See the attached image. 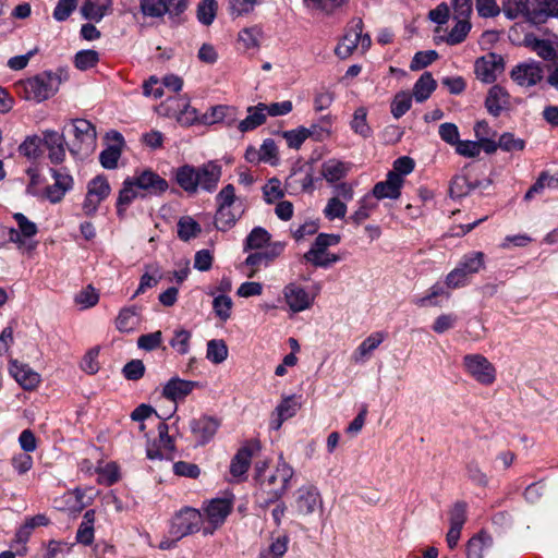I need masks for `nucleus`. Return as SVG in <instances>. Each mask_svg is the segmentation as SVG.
<instances>
[{"mask_svg": "<svg viewBox=\"0 0 558 558\" xmlns=\"http://www.w3.org/2000/svg\"><path fill=\"white\" fill-rule=\"evenodd\" d=\"M502 69V58L495 53H488L478 58L474 64L476 77L484 83L494 82L496 80V72Z\"/></svg>", "mask_w": 558, "mask_h": 558, "instance_id": "2eb2a0df", "label": "nucleus"}, {"mask_svg": "<svg viewBox=\"0 0 558 558\" xmlns=\"http://www.w3.org/2000/svg\"><path fill=\"white\" fill-rule=\"evenodd\" d=\"M245 207H223L217 206L215 214V227L219 231H228L233 228L236 221L242 217Z\"/></svg>", "mask_w": 558, "mask_h": 558, "instance_id": "b1692460", "label": "nucleus"}, {"mask_svg": "<svg viewBox=\"0 0 558 558\" xmlns=\"http://www.w3.org/2000/svg\"><path fill=\"white\" fill-rule=\"evenodd\" d=\"M137 187L148 194H161L167 191L168 182L156 172L146 169L140 174L131 177Z\"/></svg>", "mask_w": 558, "mask_h": 558, "instance_id": "6ab92c4d", "label": "nucleus"}, {"mask_svg": "<svg viewBox=\"0 0 558 558\" xmlns=\"http://www.w3.org/2000/svg\"><path fill=\"white\" fill-rule=\"evenodd\" d=\"M202 231L198 222L191 217H183L178 222V235L183 241L196 238Z\"/></svg>", "mask_w": 558, "mask_h": 558, "instance_id": "ea45409f", "label": "nucleus"}, {"mask_svg": "<svg viewBox=\"0 0 558 558\" xmlns=\"http://www.w3.org/2000/svg\"><path fill=\"white\" fill-rule=\"evenodd\" d=\"M475 7L481 17H495L502 11L496 0H475Z\"/></svg>", "mask_w": 558, "mask_h": 558, "instance_id": "338daca9", "label": "nucleus"}, {"mask_svg": "<svg viewBox=\"0 0 558 558\" xmlns=\"http://www.w3.org/2000/svg\"><path fill=\"white\" fill-rule=\"evenodd\" d=\"M283 243L276 242L267 245L262 252L250 254L245 259V264L252 267V271L247 276L250 278L254 277L260 266H268L283 252Z\"/></svg>", "mask_w": 558, "mask_h": 558, "instance_id": "dca6fc26", "label": "nucleus"}, {"mask_svg": "<svg viewBox=\"0 0 558 558\" xmlns=\"http://www.w3.org/2000/svg\"><path fill=\"white\" fill-rule=\"evenodd\" d=\"M523 43L544 60H554L556 57V50L548 40L538 39L533 34H526Z\"/></svg>", "mask_w": 558, "mask_h": 558, "instance_id": "473e14b6", "label": "nucleus"}, {"mask_svg": "<svg viewBox=\"0 0 558 558\" xmlns=\"http://www.w3.org/2000/svg\"><path fill=\"white\" fill-rule=\"evenodd\" d=\"M271 239L270 233L262 228L255 227L246 236L244 250H259L269 243Z\"/></svg>", "mask_w": 558, "mask_h": 558, "instance_id": "e433bc0d", "label": "nucleus"}, {"mask_svg": "<svg viewBox=\"0 0 558 558\" xmlns=\"http://www.w3.org/2000/svg\"><path fill=\"white\" fill-rule=\"evenodd\" d=\"M341 238L338 234L319 233L308 251L318 253L328 252L329 246L337 245Z\"/></svg>", "mask_w": 558, "mask_h": 558, "instance_id": "680f3d73", "label": "nucleus"}, {"mask_svg": "<svg viewBox=\"0 0 558 558\" xmlns=\"http://www.w3.org/2000/svg\"><path fill=\"white\" fill-rule=\"evenodd\" d=\"M140 189L131 177L123 181L117 199V213L121 217L129 205L138 196Z\"/></svg>", "mask_w": 558, "mask_h": 558, "instance_id": "7c9ffc66", "label": "nucleus"}, {"mask_svg": "<svg viewBox=\"0 0 558 558\" xmlns=\"http://www.w3.org/2000/svg\"><path fill=\"white\" fill-rule=\"evenodd\" d=\"M66 73L63 70L57 72H43L22 83L25 98L41 102L52 97L59 89Z\"/></svg>", "mask_w": 558, "mask_h": 558, "instance_id": "f03ea898", "label": "nucleus"}, {"mask_svg": "<svg viewBox=\"0 0 558 558\" xmlns=\"http://www.w3.org/2000/svg\"><path fill=\"white\" fill-rule=\"evenodd\" d=\"M202 114L198 111L191 107L187 102L182 104V109H180L177 120L183 126H190L195 123L201 124Z\"/></svg>", "mask_w": 558, "mask_h": 558, "instance_id": "13d9d810", "label": "nucleus"}, {"mask_svg": "<svg viewBox=\"0 0 558 558\" xmlns=\"http://www.w3.org/2000/svg\"><path fill=\"white\" fill-rule=\"evenodd\" d=\"M263 195L266 203H274L277 199L283 197L284 193L281 189V182L277 178H271L268 182L263 186Z\"/></svg>", "mask_w": 558, "mask_h": 558, "instance_id": "4d7b16f0", "label": "nucleus"}, {"mask_svg": "<svg viewBox=\"0 0 558 558\" xmlns=\"http://www.w3.org/2000/svg\"><path fill=\"white\" fill-rule=\"evenodd\" d=\"M232 305L233 302L231 298L226 294H220L213 301L214 312L222 322H226L230 318Z\"/></svg>", "mask_w": 558, "mask_h": 558, "instance_id": "8fccbe9b", "label": "nucleus"}, {"mask_svg": "<svg viewBox=\"0 0 558 558\" xmlns=\"http://www.w3.org/2000/svg\"><path fill=\"white\" fill-rule=\"evenodd\" d=\"M476 186L477 184L472 183L466 175H457L451 181L449 192L451 197L459 198L468 195Z\"/></svg>", "mask_w": 558, "mask_h": 558, "instance_id": "37998d69", "label": "nucleus"}, {"mask_svg": "<svg viewBox=\"0 0 558 558\" xmlns=\"http://www.w3.org/2000/svg\"><path fill=\"white\" fill-rule=\"evenodd\" d=\"M493 546V538L485 532L473 536L466 546V558H484V554Z\"/></svg>", "mask_w": 558, "mask_h": 558, "instance_id": "2f4dec72", "label": "nucleus"}, {"mask_svg": "<svg viewBox=\"0 0 558 558\" xmlns=\"http://www.w3.org/2000/svg\"><path fill=\"white\" fill-rule=\"evenodd\" d=\"M138 324L140 313L135 306L121 310L116 319V326L121 332H131L135 330Z\"/></svg>", "mask_w": 558, "mask_h": 558, "instance_id": "f704fd0d", "label": "nucleus"}, {"mask_svg": "<svg viewBox=\"0 0 558 558\" xmlns=\"http://www.w3.org/2000/svg\"><path fill=\"white\" fill-rule=\"evenodd\" d=\"M262 37V29L258 26L243 28L239 33V41L243 44L246 49L257 48Z\"/></svg>", "mask_w": 558, "mask_h": 558, "instance_id": "864d4df0", "label": "nucleus"}, {"mask_svg": "<svg viewBox=\"0 0 558 558\" xmlns=\"http://www.w3.org/2000/svg\"><path fill=\"white\" fill-rule=\"evenodd\" d=\"M289 537L287 535L276 538L268 548V554H260L259 558H281L288 549Z\"/></svg>", "mask_w": 558, "mask_h": 558, "instance_id": "774afa93", "label": "nucleus"}, {"mask_svg": "<svg viewBox=\"0 0 558 558\" xmlns=\"http://www.w3.org/2000/svg\"><path fill=\"white\" fill-rule=\"evenodd\" d=\"M294 496V508L299 515H310L323 508L322 496L314 485L298 488Z\"/></svg>", "mask_w": 558, "mask_h": 558, "instance_id": "9d476101", "label": "nucleus"}, {"mask_svg": "<svg viewBox=\"0 0 558 558\" xmlns=\"http://www.w3.org/2000/svg\"><path fill=\"white\" fill-rule=\"evenodd\" d=\"M457 23L447 36V44L458 45L462 43L471 29V23L466 19H456Z\"/></svg>", "mask_w": 558, "mask_h": 558, "instance_id": "c03bdc74", "label": "nucleus"}, {"mask_svg": "<svg viewBox=\"0 0 558 558\" xmlns=\"http://www.w3.org/2000/svg\"><path fill=\"white\" fill-rule=\"evenodd\" d=\"M347 2L348 0H303L304 5L308 10L320 11L326 14L333 13Z\"/></svg>", "mask_w": 558, "mask_h": 558, "instance_id": "79ce46f5", "label": "nucleus"}, {"mask_svg": "<svg viewBox=\"0 0 558 558\" xmlns=\"http://www.w3.org/2000/svg\"><path fill=\"white\" fill-rule=\"evenodd\" d=\"M191 332L185 329H178L174 331L173 338L170 340V345L180 354H186L190 350Z\"/></svg>", "mask_w": 558, "mask_h": 558, "instance_id": "bf43d9fd", "label": "nucleus"}, {"mask_svg": "<svg viewBox=\"0 0 558 558\" xmlns=\"http://www.w3.org/2000/svg\"><path fill=\"white\" fill-rule=\"evenodd\" d=\"M71 132L75 140L69 146V150L72 155L88 154L96 145V128L89 121L85 119L72 120Z\"/></svg>", "mask_w": 558, "mask_h": 558, "instance_id": "6e6552de", "label": "nucleus"}, {"mask_svg": "<svg viewBox=\"0 0 558 558\" xmlns=\"http://www.w3.org/2000/svg\"><path fill=\"white\" fill-rule=\"evenodd\" d=\"M204 518L199 510L185 507L178 511L171 520L169 534L177 539L201 531Z\"/></svg>", "mask_w": 558, "mask_h": 558, "instance_id": "423d86ee", "label": "nucleus"}, {"mask_svg": "<svg viewBox=\"0 0 558 558\" xmlns=\"http://www.w3.org/2000/svg\"><path fill=\"white\" fill-rule=\"evenodd\" d=\"M111 4V0H86L81 8V13L86 20L100 22Z\"/></svg>", "mask_w": 558, "mask_h": 558, "instance_id": "c756f323", "label": "nucleus"}, {"mask_svg": "<svg viewBox=\"0 0 558 558\" xmlns=\"http://www.w3.org/2000/svg\"><path fill=\"white\" fill-rule=\"evenodd\" d=\"M10 373L24 389H34L40 381V375L37 372L19 361L11 362Z\"/></svg>", "mask_w": 558, "mask_h": 558, "instance_id": "5701e85b", "label": "nucleus"}, {"mask_svg": "<svg viewBox=\"0 0 558 558\" xmlns=\"http://www.w3.org/2000/svg\"><path fill=\"white\" fill-rule=\"evenodd\" d=\"M359 44L363 50H367L372 45V39L368 34H363V21L361 19H353L342 41L335 48V53L341 59H347L356 49Z\"/></svg>", "mask_w": 558, "mask_h": 558, "instance_id": "0eeeda50", "label": "nucleus"}, {"mask_svg": "<svg viewBox=\"0 0 558 558\" xmlns=\"http://www.w3.org/2000/svg\"><path fill=\"white\" fill-rule=\"evenodd\" d=\"M509 98L510 96L504 87L499 85L492 86L485 100L487 111L492 116L498 117L508 107Z\"/></svg>", "mask_w": 558, "mask_h": 558, "instance_id": "a878e982", "label": "nucleus"}, {"mask_svg": "<svg viewBox=\"0 0 558 558\" xmlns=\"http://www.w3.org/2000/svg\"><path fill=\"white\" fill-rule=\"evenodd\" d=\"M217 206L244 207L243 202L235 195V187L232 184L223 186L215 197Z\"/></svg>", "mask_w": 558, "mask_h": 558, "instance_id": "58836bf2", "label": "nucleus"}, {"mask_svg": "<svg viewBox=\"0 0 558 558\" xmlns=\"http://www.w3.org/2000/svg\"><path fill=\"white\" fill-rule=\"evenodd\" d=\"M404 179L398 173L388 172L385 181L378 182L373 187V196L377 199L391 198L397 199L401 194V187Z\"/></svg>", "mask_w": 558, "mask_h": 558, "instance_id": "a211bd4d", "label": "nucleus"}, {"mask_svg": "<svg viewBox=\"0 0 558 558\" xmlns=\"http://www.w3.org/2000/svg\"><path fill=\"white\" fill-rule=\"evenodd\" d=\"M412 105V97L408 93H399L396 95L391 104V113L396 119L401 118Z\"/></svg>", "mask_w": 558, "mask_h": 558, "instance_id": "e2e57ef3", "label": "nucleus"}, {"mask_svg": "<svg viewBox=\"0 0 558 558\" xmlns=\"http://www.w3.org/2000/svg\"><path fill=\"white\" fill-rule=\"evenodd\" d=\"M44 145L49 151L48 157L52 163L59 165L64 161L65 140L62 134L51 130L45 131Z\"/></svg>", "mask_w": 558, "mask_h": 558, "instance_id": "4be33fe9", "label": "nucleus"}, {"mask_svg": "<svg viewBox=\"0 0 558 558\" xmlns=\"http://www.w3.org/2000/svg\"><path fill=\"white\" fill-rule=\"evenodd\" d=\"M232 510V502L226 498L213 499L204 508L205 515L211 527H204L205 535L213 534L227 519Z\"/></svg>", "mask_w": 558, "mask_h": 558, "instance_id": "f8f14e48", "label": "nucleus"}, {"mask_svg": "<svg viewBox=\"0 0 558 558\" xmlns=\"http://www.w3.org/2000/svg\"><path fill=\"white\" fill-rule=\"evenodd\" d=\"M315 125L312 129L300 128L298 130H291L284 132V138L287 140L288 146L294 149H299L306 138L314 134Z\"/></svg>", "mask_w": 558, "mask_h": 558, "instance_id": "de8ad7c7", "label": "nucleus"}, {"mask_svg": "<svg viewBox=\"0 0 558 558\" xmlns=\"http://www.w3.org/2000/svg\"><path fill=\"white\" fill-rule=\"evenodd\" d=\"M436 86L432 73L424 72L413 86V97L417 102H423L429 98Z\"/></svg>", "mask_w": 558, "mask_h": 558, "instance_id": "72a5a7b5", "label": "nucleus"}, {"mask_svg": "<svg viewBox=\"0 0 558 558\" xmlns=\"http://www.w3.org/2000/svg\"><path fill=\"white\" fill-rule=\"evenodd\" d=\"M466 476L468 478L477 486L485 487L488 484L487 474L481 469L480 464L475 460H471L466 464Z\"/></svg>", "mask_w": 558, "mask_h": 558, "instance_id": "5fc2aeb1", "label": "nucleus"}, {"mask_svg": "<svg viewBox=\"0 0 558 558\" xmlns=\"http://www.w3.org/2000/svg\"><path fill=\"white\" fill-rule=\"evenodd\" d=\"M463 365L466 372L482 385H492L496 379L494 365L482 354L465 355Z\"/></svg>", "mask_w": 558, "mask_h": 558, "instance_id": "1a4fd4ad", "label": "nucleus"}, {"mask_svg": "<svg viewBox=\"0 0 558 558\" xmlns=\"http://www.w3.org/2000/svg\"><path fill=\"white\" fill-rule=\"evenodd\" d=\"M502 13L509 20L522 15L533 24L546 22V13L538 0H504Z\"/></svg>", "mask_w": 558, "mask_h": 558, "instance_id": "39448f33", "label": "nucleus"}, {"mask_svg": "<svg viewBox=\"0 0 558 558\" xmlns=\"http://www.w3.org/2000/svg\"><path fill=\"white\" fill-rule=\"evenodd\" d=\"M293 474V468L280 454L276 468L260 480L263 488L268 494V498L264 499L260 505L267 507L280 499L288 490Z\"/></svg>", "mask_w": 558, "mask_h": 558, "instance_id": "7ed1b4c3", "label": "nucleus"}, {"mask_svg": "<svg viewBox=\"0 0 558 558\" xmlns=\"http://www.w3.org/2000/svg\"><path fill=\"white\" fill-rule=\"evenodd\" d=\"M206 357L214 364H220L228 357V347L222 339H213L207 342Z\"/></svg>", "mask_w": 558, "mask_h": 558, "instance_id": "4c0bfd02", "label": "nucleus"}, {"mask_svg": "<svg viewBox=\"0 0 558 558\" xmlns=\"http://www.w3.org/2000/svg\"><path fill=\"white\" fill-rule=\"evenodd\" d=\"M438 58V53L435 50L418 51L414 54L410 69L412 71L422 70L432 64Z\"/></svg>", "mask_w": 558, "mask_h": 558, "instance_id": "0e129e2a", "label": "nucleus"}, {"mask_svg": "<svg viewBox=\"0 0 558 558\" xmlns=\"http://www.w3.org/2000/svg\"><path fill=\"white\" fill-rule=\"evenodd\" d=\"M197 386V381L172 377L163 386L162 396L168 400L177 402L187 397Z\"/></svg>", "mask_w": 558, "mask_h": 558, "instance_id": "aec40b11", "label": "nucleus"}, {"mask_svg": "<svg viewBox=\"0 0 558 558\" xmlns=\"http://www.w3.org/2000/svg\"><path fill=\"white\" fill-rule=\"evenodd\" d=\"M122 150L119 146H108L99 155V161L106 169H116L121 157Z\"/></svg>", "mask_w": 558, "mask_h": 558, "instance_id": "052dcab7", "label": "nucleus"}, {"mask_svg": "<svg viewBox=\"0 0 558 558\" xmlns=\"http://www.w3.org/2000/svg\"><path fill=\"white\" fill-rule=\"evenodd\" d=\"M468 505L464 501H457L449 511L451 526L463 527L466 521Z\"/></svg>", "mask_w": 558, "mask_h": 558, "instance_id": "69168bd1", "label": "nucleus"}, {"mask_svg": "<svg viewBox=\"0 0 558 558\" xmlns=\"http://www.w3.org/2000/svg\"><path fill=\"white\" fill-rule=\"evenodd\" d=\"M351 169L349 162L338 159H328L322 165V175L326 181L333 183L343 179Z\"/></svg>", "mask_w": 558, "mask_h": 558, "instance_id": "c85d7f7f", "label": "nucleus"}, {"mask_svg": "<svg viewBox=\"0 0 558 558\" xmlns=\"http://www.w3.org/2000/svg\"><path fill=\"white\" fill-rule=\"evenodd\" d=\"M99 54L95 50H81L75 54L74 64L78 70L85 71L97 64Z\"/></svg>", "mask_w": 558, "mask_h": 558, "instance_id": "603ef678", "label": "nucleus"}, {"mask_svg": "<svg viewBox=\"0 0 558 558\" xmlns=\"http://www.w3.org/2000/svg\"><path fill=\"white\" fill-rule=\"evenodd\" d=\"M385 335L380 331L373 332L356 348L352 354V361L354 363H363L376 350L384 341Z\"/></svg>", "mask_w": 558, "mask_h": 558, "instance_id": "cd10ccee", "label": "nucleus"}, {"mask_svg": "<svg viewBox=\"0 0 558 558\" xmlns=\"http://www.w3.org/2000/svg\"><path fill=\"white\" fill-rule=\"evenodd\" d=\"M94 523H95V510H87L76 532V541L80 544L88 546L94 541Z\"/></svg>", "mask_w": 558, "mask_h": 558, "instance_id": "c9c22d12", "label": "nucleus"}, {"mask_svg": "<svg viewBox=\"0 0 558 558\" xmlns=\"http://www.w3.org/2000/svg\"><path fill=\"white\" fill-rule=\"evenodd\" d=\"M217 3L215 0H203L197 8V19L204 25H210L216 16Z\"/></svg>", "mask_w": 558, "mask_h": 558, "instance_id": "3c124183", "label": "nucleus"}, {"mask_svg": "<svg viewBox=\"0 0 558 558\" xmlns=\"http://www.w3.org/2000/svg\"><path fill=\"white\" fill-rule=\"evenodd\" d=\"M222 175V167L215 160L198 167L184 165L175 172L177 183L186 193L195 194L198 190L207 193L216 191Z\"/></svg>", "mask_w": 558, "mask_h": 558, "instance_id": "f257e3e1", "label": "nucleus"}, {"mask_svg": "<svg viewBox=\"0 0 558 558\" xmlns=\"http://www.w3.org/2000/svg\"><path fill=\"white\" fill-rule=\"evenodd\" d=\"M54 183L48 185L45 191L50 203H60L65 194L73 189V178L64 169H50Z\"/></svg>", "mask_w": 558, "mask_h": 558, "instance_id": "ddd939ff", "label": "nucleus"}, {"mask_svg": "<svg viewBox=\"0 0 558 558\" xmlns=\"http://www.w3.org/2000/svg\"><path fill=\"white\" fill-rule=\"evenodd\" d=\"M485 265V255L482 252H471L465 254L457 267L451 270L446 278V284L450 289L464 287L469 282V277L477 274Z\"/></svg>", "mask_w": 558, "mask_h": 558, "instance_id": "20e7f679", "label": "nucleus"}, {"mask_svg": "<svg viewBox=\"0 0 558 558\" xmlns=\"http://www.w3.org/2000/svg\"><path fill=\"white\" fill-rule=\"evenodd\" d=\"M87 191L90 197L96 196L98 199L104 201L109 196L111 189L105 177L97 175L88 182Z\"/></svg>", "mask_w": 558, "mask_h": 558, "instance_id": "a18cd8bd", "label": "nucleus"}, {"mask_svg": "<svg viewBox=\"0 0 558 558\" xmlns=\"http://www.w3.org/2000/svg\"><path fill=\"white\" fill-rule=\"evenodd\" d=\"M304 259L314 265L315 267L327 268L330 265L339 262L340 257L329 252L318 253L314 251H307L304 254Z\"/></svg>", "mask_w": 558, "mask_h": 558, "instance_id": "a19ab883", "label": "nucleus"}, {"mask_svg": "<svg viewBox=\"0 0 558 558\" xmlns=\"http://www.w3.org/2000/svg\"><path fill=\"white\" fill-rule=\"evenodd\" d=\"M227 119V125L235 123V108L230 106H213L202 114L201 124L211 125Z\"/></svg>", "mask_w": 558, "mask_h": 558, "instance_id": "393cba45", "label": "nucleus"}, {"mask_svg": "<svg viewBox=\"0 0 558 558\" xmlns=\"http://www.w3.org/2000/svg\"><path fill=\"white\" fill-rule=\"evenodd\" d=\"M220 423L211 416H201L190 422L193 436L198 445L204 446L216 435Z\"/></svg>", "mask_w": 558, "mask_h": 558, "instance_id": "f3484780", "label": "nucleus"}, {"mask_svg": "<svg viewBox=\"0 0 558 558\" xmlns=\"http://www.w3.org/2000/svg\"><path fill=\"white\" fill-rule=\"evenodd\" d=\"M367 112L363 107L357 108L354 111L353 119L351 121V129L363 137L371 136L372 130L366 121Z\"/></svg>", "mask_w": 558, "mask_h": 558, "instance_id": "09e8293b", "label": "nucleus"}, {"mask_svg": "<svg viewBox=\"0 0 558 558\" xmlns=\"http://www.w3.org/2000/svg\"><path fill=\"white\" fill-rule=\"evenodd\" d=\"M246 112V118L239 121L236 125L241 133L253 131L266 122V104L259 102L256 106H250Z\"/></svg>", "mask_w": 558, "mask_h": 558, "instance_id": "bb28decb", "label": "nucleus"}, {"mask_svg": "<svg viewBox=\"0 0 558 558\" xmlns=\"http://www.w3.org/2000/svg\"><path fill=\"white\" fill-rule=\"evenodd\" d=\"M324 215L330 221L343 219L347 215V203L339 197H330L324 208Z\"/></svg>", "mask_w": 558, "mask_h": 558, "instance_id": "49530a36", "label": "nucleus"}, {"mask_svg": "<svg viewBox=\"0 0 558 558\" xmlns=\"http://www.w3.org/2000/svg\"><path fill=\"white\" fill-rule=\"evenodd\" d=\"M140 7L142 13L149 17H161L167 13L162 0H141Z\"/></svg>", "mask_w": 558, "mask_h": 558, "instance_id": "6e6d98bb", "label": "nucleus"}, {"mask_svg": "<svg viewBox=\"0 0 558 558\" xmlns=\"http://www.w3.org/2000/svg\"><path fill=\"white\" fill-rule=\"evenodd\" d=\"M510 77L521 87H532L543 80L544 69L536 61L521 62L511 70Z\"/></svg>", "mask_w": 558, "mask_h": 558, "instance_id": "9b49d317", "label": "nucleus"}, {"mask_svg": "<svg viewBox=\"0 0 558 558\" xmlns=\"http://www.w3.org/2000/svg\"><path fill=\"white\" fill-rule=\"evenodd\" d=\"M257 449L259 444L256 441L246 444L238 450L230 463V473L233 477H241L247 472L254 450Z\"/></svg>", "mask_w": 558, "mask_h": 558, "instance_id": "412c9836", "label": "nucleus"}, {"mask_svg": "<svg viewBox=\"0 0 558 558\" xmlns=\"http://www.w3.org/2000/svg\"><path fill=\"white\" fill-rule=\"evenodd\" d=\"M283 296L289 308L294 313L310 308L314 302V296L294 282H291L283 288Z\"/></svg>", "mask_w": 558, "mask_h": 558, "instance_id": "4468645a", "label": "nucleus"}]
</instances>
